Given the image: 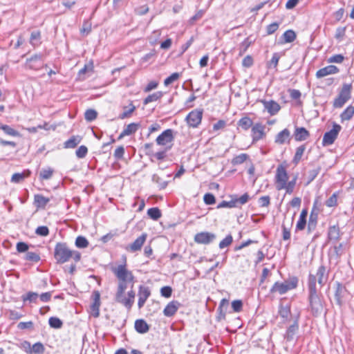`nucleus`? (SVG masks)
Instances as JSON below:
<instances>
[{
  "mask_svg": "<svg viewBox=\"0 0 354 354\" xmlns=\"http://www.w3.org/2000/svg\"><path fill=\"white\" fill-rule=\"evenodd\" d=\"M229 301L227 299H222L217 308V320L221 321L225 319Z\"/></svg>",
  "mask_w": 354,
  "mask_h": 354,
  "instance_id": "22",
  "label": "nucleus"
},
{
  "mask_svg": "<svg viewBox=\"0 0 354 354\" xmlns=\"http://www.w3.org/2000/svg\"><path fill=\"white\" fill-rule=\"evenodd\" d=\"M152 181L156 183L160 189H164L167 186V181L163 180L158 175L153 174L151 178Z\"/></svg>",
  "mask_w": 354,
  "mask_h": 354,
  "instance_id": "45",
  "label": "nucleus"
},
{
  "mask_svg": "<svg viewBox=\"0 0 354 354\" xmlns=\"http://www.w3.org/2000/svg\"><path fill=\"white\" fill-rule=\"evenodd\" d=\"M150 295H151V290L149 287L143 286V285H140L139 286V290H138V306L139 309L142 308L144 306L146 301L150 297Z\"/></svg>",
  "mask_w": 354,
  "mask_h": 354,
  "instance_id": "12",
  "label": "nucleus"
},
{
  "mask_svg": "<svg viewBox=\"0 0 354 354\" xmlns=\"http://www.w3.org/2000/svg\"><path fill=\"white\" fill-rule=\"evenodd\" d=\"M335 299L336 301V304L339 306H342L343 305V298L344 297L347 290L345 286H344L340 282L336 281L335 283Z\"/></svg>",
  "mask_w": 354,
  "mask_h": 354,
  "instance_id": "13",
  "label": "nucleus"
},
{
  "mask_svg": "<svg viewBox=\"0 0 354 354\" xmlns=\"http://www.w3.org/2000/svg\"><path fill=\"white\" fill-rule=\"evenodd\" d=\"M280 317L287 320L290 315V307L288 306H281L279 310Z\"/></svg>",
  "mask_w": 354,
  "mask_h": 354,
  "instance_id": "50",
  "label": "nucleus"
},
{
  "mask_svg": "<svg viewBox=\"0 0 354 354\" xmlns=\"http://www.w3.org/2000/svg\"><path fill=\"white\" fill-rule=\"evenodd\" d=\"M351 84H344L338 96L348 102L351 97Z\"/></svg>",
  "mask_w": 354,
  "mask_h": 354,
  "instance_id": "28",
  "label": "nucleus"
},
{
  "mask_svg": "<svg viewBox=\"0 0 354 354\" xmlns=\"http://www.w3.org/2000/svg\"><path fill=\"white\" fill-rule=\"evenodd\" d=\"M41 32L40 31L36 30L32 31L30 34V44L33 46H37L40 44Z\"/></svg>",
  "mask_w": 354,
  "mask_h": 354,
  "instance_id": "37",
  "label": "nucleus"
},
{
  "mask_svg": "<svg viewBox=\"0 0 354 354\" xmlns=\"http://www.w3.org/2000/svg\"><path fill=\"white\" fill-rule=\"evenodd\" d=\"M124 109V111L119 115V118L122 120L129 118L136 108L133 104L131 103L128 109L127 106H125Z\"/></svg>",
  "mask_w": 354,
  "mask_h": 354,
  "instance_id": "49",
  "label": "nucleus"
},
{
  "mask_svg": "<svg viewBox=\"0 0 354 354\" xmlns=\"http://www.w3.org/2000/svg\"><path fill=\"white\" fill-rule=\"evenodd\" d=\"M299 315H298L293 324H291L287 329L286 334L284 335V338L288 341L290 342L293 340L295 335L297 334L298 330H299V324H298V319H299Z\"/></svg>",
  "mask_w": 354,
  "mask_h": 354,
  "instance_id": "16",
  "label": "nucleus"
},
{
  "mask_svg": "<svg viewBox=\"0 0 354 354\" xmlns=\"http://www.w3.org/2000/svg\"><path fill=\"white\" fill-rule=\"evenodd\" d=\"M127 295L128 298L124 297V295H122L120 298H118L115 301L124 305L128 310H130L134 303L136 294L133 290H131L128 292Z\"/></svg>",
  "mask_w": 354,
  "mask_h": 354,
  "instance_id": "17",
  "label": "nucleus"
},
{
  "mask_svg": "<svg viewBox=\"0 0 354 354\" xmlns=\"http://www.w3.org/2000/svg\"><path fill=\"white\" fill-rule=\"evenodd\" d=\"M328 237L330 240L337 241L339 239V228L337 225L330 226L328 230Z\"/></svg>",
  "mask_w": 354,
  "mask_h": 354,
  "instance_id": "39",
  "label": "nucleus"
},
{
  "mask_svg": "<svg viewBox=\"0 0 354 354\" xmlns=\"http://www.w3.org/2000/svg\"><path fill=\"white\" fill-rule=\"evenodd\" d=\"M97 116V111L95 110L91 109L86 110L84 113L85 120L88 122L93 121L94 120L96 119Z\"/></svg>",
  "mask_w": 354,
  "mask_h": 354,
  "instance_id": "51",
  "label": "nucleus"
},
{
  "mask_svg": "<svg viewBox=\"0 0 354 354\" xmlns=\"http://www.w3.org/2000/svg\"><path fill=\"white\" fill-rule=\"evenodd\" d=\"M45 348L42 343L37 342L34 344L31 348V353L41 354L44 352Z\"/></svg>",
  "mask_w": 354,
  "mask_h": 354,
  "instance_id": "54",
  "label": "nucleus"
},
{
  "mask_svg": "<svg viewBox=\"0 0 354 354\" xmlns=\"http://www.w3.org/2000/svg\"><path fill=\"white\" fill-rule=\"evenodd\" d=\"M249 158V156L247 153H241L235 156L232 160V164L233 165H241L246 161Z\"/></svg>",
  "mask_w": 354,
  "mask_h": 354,
  "instance_id": "46",
  "label": "nucleus"
},
{
  "mask_svg": "<svg viewBox=\"0 0 354 354\" xmlns=\"http://www.w3.org/2000/svg\"><path fill=\"white\" fill-rule=\"evenodd\" d=\"M180 75L178 73H174L170 76L167 77L164 81L165 86H167L169 84H172L174 82L176 81Z\"/></svg>",
  "mask_w": 354,
  "mask_h": 354,
  "instance_id": "57",
  "label": "nucleus"
},
{
  "mask_svg": "<svg viewBox=\"0 0 354 354\" xmlns=\"http://www.w3.org/2000/svg\"><path fill=\"white\" fill-rule=\"evenodd\" d=\"M297 178H294L292 180L289 181L288 183H286L285 185H279L278 189H286V192L287 194H292L293 192L295 184H296Z\"/></svg>",
  "mask_w": 354,
  "mask_h": 354,
  "instance_id": "38",
  "label": "nucleus"
},
{
  "mask_svg": "<svg viewBox=\"0 0 354 354\" xmlns=\"http://www.w3.org/2000/svg\"><path fill=\"white\" fill-rule=\"evenodd\" d=\"M49 201L50 198L41 194H35L34 196V205L37 209H44Z\"/></svg>",
  "mask_w": 354,
  "mask_h": 354,
  "instance_id": "26",
  "label": "nucleus"
},
{
  "mask_svg": "<svg viewBox=\"0 0 354 354\" xmlns=\"http://www.w3.org/2000/svg\"><path fill=\"white\" fill-rule=\"evenodd\" d=\"M325 204L327 207H329L336 206L337 204V193L333 194V195L328 200H326Z\"/></svg>",
  "mask_w": 354,
  "mask_h": 354,
  "instance_id": "62",
  "label": "nucleus"
},
{
  "mask_svg": "<svg viewBox=\"0 0 354 354\" xmlns=\"http://www.w3.org/2000/svg\"><path fill=\"white\" fill-rule=\"evenodd\" d=\"M75 246L78 248H86L88 245V240L82 236H78L75 239Z\"/></svg>",
  "mask_w": 354,
  "mask_h": 354,
  "instance_id": "48",
  "label": "nucleus"
},
{
  "mask_svg": "<svg viewBox=\"0 0 354 354\" xmlns=\"http://www.w3.org/2000/svg\"><path fill=\"white\" fill-rule=\"evenodd\" d=\"M180 306V304L178 301H170L163 310L164 315L168 317L174 316Z\"/></svg>",
  "mask_w": 354,
  "mask_h": 354,
  "instance_id": "18",
  "label": "nucleus"
},
{
  "mask_svg": "<svg viewBox=\"0 0 354 354\" xmlns=\"http://www.w3.org/2000/svg\"><path fill=\"white\" fill-rule=\"evenodd\" d=\"M309 275H313L315 278V283L317 280L320 287H323L328 279L329 270L325 266L320 265L315 274L310 273Z\"/></svg>",
  "mask_w": 354,
  "mask_h": 354,
  "instance_id": "7",
  "label": "nucleus"
},
{
  "mask_svg": "<svg viewBox=\"0 0 354 354\" xmlns=\"http://www.w3.org/2000/svg\"><path fill=\"white\" fill-rule=\"evenodd\" d=\"M284 42L290 43L296 39V33L292 30H288L282 35Z\"/></svg>",
  "mask_w": 354,
  "mask_h": 354,
  "instance_id": "43",
  "label": "nucleus"
},
{
  "mask_svg": "<svg viewBox=\"0 0 354 354\" xmlns=\"http://www.w3.org/2000/svg\"><path fill=\"white\" fill-rule=\"evenodd\" d=\"M216 239L214 233L208 232H202L197 233L194 236V241L199 244H209Z\"/></svg>",
  "mask_w": 354,
  "mask_h": 354,
  "instance_id": "10",
  "label": "nucleus"
},
{
  "mask_svg": "<svg viewBox=\"0 0 354 354\" xmlns=\"http://www.w3.org/2000/svg\"><path fill=\"white\" fill-rule=\"evenodd\" d=\"M204 203L206 205H214L216 203L215 196L211 193H207L203 196Z\"/></svg>",
  "mask_w": 354,
  "mask_h": 354,
  "instance_id": "63",
  "label": "nucleus"
},
{
  "mask_svg": "<svg viewBox=\"0 0 354 354\" xmlns=\"http://www.w3.org/2000/svg\"><path fill=\"white\" fill-rule=\"evenodd\" d=\"M147 238V234L146 233H142L131 244L127 245L126 247V250L131 252H136L141 250Z\"/></svg>",
  "mask_w": 354,
  "mask_h": 354,
  "instance_id": "11",
  "label": "nucleus"
},
{
  "mask_svg": "<svg viewBox=\"0 0 354 354\" xmlns=\"http://www.w3.org/2000/svg\"><path fill=\"white\" fill-rule=\"evenodd\" d=\"M342 129V127L337 124L333 123V128L329 131L324 133L322 139L323 146H329L334 143L337 139L339 133Z\"/></svg>",
  "mask_w": 354,
  "mask_h": 354,
  "instance_id": "5",
  "label": "nucleus"
},
{
  "mask_svg": "<svg viewBox=\"0 0 354 354\" xmlns=\"http://www.w3.org/2000/svg\"><path fill=\"white\" fill-rule=\"evenodd\" d=\"M123 263L111 268L112 272L116 277L118 281H134V276L131 271L127 268V257H122Z\"/></svg>",
  "mask_w": 354,
  "mask_h": 354,
  "instance_id": "4",
  "label": "nucleus"
},
{
  "mask_svg": "<svg viewBox=\"0 0 354 354\" xmlns=\"http://www.w3.org/2000/svg\"><path fill=\"white\" fill-rule=\"evenodd\" d=\"M354 115V106L349 105L346 109L340 114L341 121L350 120Z\"/></svg>",
  "mask_w": 354,
  "mask_h": 354,
  "instance_id": "32",
  "label": "nucleus"
},
{
  "mask_svg": "<svg viewBox=\"0 0 354 354\" xmlns=\"http://www.w3.org/2000/svg\"><path fill=\"white\" fill-rule=\"evenodd\" d=\"M0 129H1L5 134L10 136L19 137L21 136L18 131L7 124H0Z\"/></svg>",
  "mask_w": 354,
  "mask_h": 354,
  "instance_id": "34",
  "label": "nucleus"
},
{
  "mask_svg": "<svg viewBox=\"0 0 354 354\" xmlns=\"http://www.w3.org/2000/svg\"><path fill=\"white\" fill-rule=\"evenodd\" d=\"M44 61V54L36 53L32 55L30 57L26 59V66L30 70L39 71L43 68Z\"/></svg>",
  "mask_w": 354,
  "mask_h": 354,
  "instance_id": "6",
  "label": "nucleus"
},
{
  "mask_svg": "<svg viewBox=\"0 0 354 354\" xmlns=\"http://www.w3.org/2000/svg\"><path fill=\"white\" fill-rule=\"evenodd\" d=\"M35 234L41 236H47L49 234V229L47 226H39L35 230Z\"/></svg>",
  "mask_w": 354,
  "mask_h": 354,
  "instance_id": "59",
  "label": "nucleus"
},
{
  "mask_svg": "<svg viewBox=\"0 0 354 354\" xmlns=\"http://www.w3.org/2000/svg\"><path fill=\"white\" fill-rule=\"evenodd\" d=\"M237 125L245 131L248 130L250 127L254 126L252 120L248 116L241 118L238 121Z\"/></svg>",
  "mask_w": 354,
  "mask_h": 354,
  "instance_id": "31",
  "label": "nucleus"
},
{
  "mask_svg": "<svg viewBox=\"0 0 354 354\" xmlns=\"http://www.w3.org/2000/svg\"><path fill=\"white\" fill-rule=\"evenodd\" d=\"M30 171H26L22 173H15L11 178V182L19 183L24 180L26 177L29 176Z\"/></svg>",
  "mask_w": 354,
  "mask_h": 354,
  "instance_id": "36",
  "label": "nucleus"
},
{
  "mask_svg": "<svg viewBox=\"0 0 354 354\" xmlns=\"http://www.w3.org/2000/svg\"><path fill=\"white\" fill-rule=\"evenodd\" d=\"M276 180L277 183L280 184V185H285L288 179L287 171L281 165H279L277 169L276 173Z\"/></svg>",
  "mask_w": 354,
  "mask_h": 354,
  "instance_id": "23",
  "label": "nucleus"
},
{
  "mask_svg": "<svg viewBox=\"0 0 354 354\" xmlns=\"http://www.w3.org/2000/svg\"><path fill=\"white\" fill-rule=\"evenodd\" d=\"M232 241H233L232 236L231 234H229L219 243V248L221 249H223V248L230 245L231 243H232Z\"/></svg>",
  "mask_w": 354,
  "mask_h": 354,
  "instance_id": "60",
  "label": "nucleus"
},
{
  "mask_svg": "<svg viewBox=\"0 0 354 354\" xmlns=\"http://www.w3.org/2000/svg\"><path fill=\"white\" fill-rule=\"evenodd\" d=\"M38 298V294L33 292H28L26 295L22 296V299L24 302L26 301H30V303H35Z\"/></svg>",
  "mask_w": 354,
  "mask_h": 354,
  "instance_id": "52",
  "label": "nucleus"
},
{
  "mask_svg": "<svg viewBox=\"0 0 354 354\" xmlns=\"http://www.w3.org/2000/svg\"><path fill=\"white\" fill-rule=\"evenodd\" d=\"M82 140V138L80 136H73L64 142V147L65 149H73L81 142Z\"/></svg>",
  "mask_w": 354,
  "mask_h": 354,
  "instance_id": "29",
  "label": "nucleus"
},
{
  "mask_svg": "<svg viewBox=\"0 0 354 354\" xmlns=\"http://www.w3.org/2000/svg\"><path fill=\"white\" fill-rule=\"evenodd\" d=\"M339 72V69L334 65H329L318 70L316 73V77L317 78L324 77L328 75L335 74Z\"/></svg>",
  "mask_w": 354,
  "mask_h": 354,
  "instance_id": "20",
  "label": "nucleus"
},
{
  "mask_svg": "<svg viewBox=\"0 0 354 354\" xmlns=\"http://www.w3.org/2000/svg\"><path fill=\"white\" fill-rule=\"evenodd\" d=\"M232 199L230 201H223L221 202L216 207L217 209L221 208H233V207H237V205L235 203L234 196H231Z\"/></svg>",
  "mask_w": 354,
  "mask_h": 354,
  "instance_id": "47",
  "label": "nucleus"
},
{
  "mask_svg": "<svg viewBox=\"0 0 354 354\" xmlns=\"http://www.w3.org/2000/svg\"><path fill=\"white\" fill-rule=\"evenodd\" d=\"M163 95V92L157 91L151 95H148L143 101L144 104H147L150 102H155L160 99Z\"/></svg>",
  "mask_w": 354,
  "mask_h": 354,
  "instance_id": "40",
  "label": "nucleus"
},
{
  "mask_svg": "<svg viewBox=\"0 0 354 354\" xmlns=\"http://www.w3.org/2000/svg\"><path fill=\"white\" fill-rule=\"evenodd\" d=\"M53 172V169L50 167L48 169H43L40 171L39 177L43 180H48L52 177Z\"/></svg>",
  "mask_w": 354,
  "mask_h": 354,
  "instance_id": "53",
  "label": "nucleus"
},
{
  "mask_svg": "<svg viewBox=\"0 0 354 354\" xmlns=\"http://www.w3.org/2000/svg\"><path fill=\"white\" fill-rule=\"evenodd\" d=\"M203 110L195 109L192 111L186 117V121L189 127H197L201 122Z\"/></svg>",
  "mask_w": 354,
  "mask_h": 354,
  "instance_id": "8",
  "label": "nucleus"
},
{
  "mask_svg": "<svg viewBox=\"0 0 354 354\" xmlns=\"http://www.w3.org/2000/svg\"><path fill=\"white\" fill-rule=\"evenodd\" d=\"M93 303L90 306L91 315L97 318L100 315V294L98 291H94L92 295Z\"/></svg>",
  "mask_w": 354,
  "mask_h": 354,
  "instance_id": "14",
  "label": "nucleus"
},
{
  "mask_svg": "<svg viewBox=\"0 0 354 354\" xmlns=\"http://www.w3.org/2000/svg\"><path fill=\"white\" fill-rule=\"evenodd\" d=\"M53 257L57 264L65 263L71 258L75 263H77L81 259V253L71 250L65 242H58L54 248Z\"/></svg>",
  "mask_w": 354,
  "mask_h": 354,
  "instance_id": "2",
  "label": "nucleus"
},
{
  "mask_svg": "<svg viewBox=\"0 0 354 354\" xmlns=\"http://www.w3.org/2000/svg\"><path fill=\"white\" fill-rule=\"evenodd\" d=\"M139 127V123L132 122L129 124L121 132L118 137V139L120 140L124 138V136L132 135L133 133H136L138 131Z\"/></svg>",
  "mask_w": 354,
  "mask_h": 354,
  "instance_id": "24",
  "label": "nucleus"
},
{
  "mask_svg": "<svg viewBox=\"0 0 354 354\" xmlns=\"http://www.w3.org/2000/svg\"><path fill=\"white\" fill-rule=\"evenodd\" d=\"M261 102L263 103L264 108L271 115L277 114L281 109L280 105L274 100H261Z\"/></svg>",
  "mask_w": 354,
  "mask_h": 354,
  "instance_id": "19",
  "label": "nucleus"
},
{
  "mask_svg": "<svg viewBox=\"0 0 354 354\" xmlns=\"http://www.w3.org/2000/svg\"><path fill=\"white\" fill-rule=\"evenodd\" d=\"M290 131L288 129H284L277 134L274 142L277 144L283 145L287 140H290Z\"/></svg>",
  "mask_w": 354,
  "mask_h": 354,
  "instance_id": "30",
  "label": "nucleus"
},
{
  "mask_svg": "<svg viewBox=\"0 0 354 354\" xmlns=\"http://www.w3.org/2000/svg\"><path fill=\"white\" fill-rule=\"evenodd\" d=\"M249 199L250 196L248 193H245L239 198H234L235 203L237 205V207L245 204Z\"/></svg>",
  "mask_w": 354,
  "mask_h": 354,
  "instance_id": "55",
  "label": "nucleus"
},
{
  "mask_svg": "<svg viewBox=\"0 0 354 354\" xmlns=\"http://www.w3.org/2000/svg\"><path fill=\"white\" fill-rule=\"evenodd\" d=\"M174 140V130L171 129H167L157 137L156 142L158 145L165 146L169 143H171Z\"/></svg>",
  "mask_w": 354,
  "mask_h": 354,
  "instance_id": "9",
  "label": "nucleus"
},
{
  "mask_svg": "<svg viewBox=\"0 0 354 354\" xmlns=\"http://www.w3.org/2000/svg\"><path fill=\"white\" fill-rule=\"evenodd\" d=\"M91 31V22L89 20H84L82 27L80 29L82 34L88 35Z\"/></svg>",
  "mask_w": 354,
  "mask_h": 354,
  "instance_id": "61",
  "label": "nucleus"
},
{
  "mask_svg": "<svg viewBox=\"0 0 354 354\" xmlns=\"http://www.w3.org/2000/svg\"><path fill=\"white\" fill-rule=\"evenodd\" d=\"M265 126L261 123H256L252 126L251 132L253 142H257L265 136Z\"/></svg>",
  "mask_w": 354,
  "mask_h": 354,
  "instance_id": "15",
  "label": "nucleus"
},
{
  "mask_svg": "<svg viewBox=\"0 0 354 354\" xmlns=\"http://www.w3.org/2000/svg\"><path fill=\"white\" fill-rule=\"evenodd\" d=\"M294 222V216L291 218L290 222L288 225H286L285 223L282 224V234H283V239L284 241H288L290 239V229L292 226Z\"/></svg>",
  "mask_w": 354,
  "mask_h": 354,
  "instance_id": "35",
  "label": "nucleus"
},
{
  "mask_svg": "<svg viewBox=\"0 0 354 354\" xmlns=\"http://www.w3.org/2000/svg\"><path fill=\"white\" fill-rule=\"evenodd\" d=\"M298 284V279L292 277L284 282L277 281L274 283L270 289L271 293L277 292L280 295L286 294L288 291L297 288Z\"/></svg>",
  "mask_w": 354,
  "mask_h": 354,
  "instance_id": "3",
  "label": "nucleus"
},
{
  "mask_svg": "<svg viewBox=\"0 0 354 354\" xmlns=\"http://www.w3.org/2000/svg\"><path fill=\"white\" fill-rule=\"evenodd\" d=\"M49 326L55 329H59L63 326V322L57 317H51L48 319Z\"/></svg>",
  "mask_w": 354,
  "mask_h": 354,
  "instance_id": "42",
  "label": "nucleus"
},
{
  "mask_svg": "<svg viewBox=\"0 0 354 354\" xmlns=\"http://www.w3.org/2000/svg\"><path fill=\"white\" fill-rule=\"evenodd\" d=\"M133 283H134V281H118L117 292L115 294V300L118 298H120L122 297V295H124L126 289L128 287V284L131 283V287L132 288L133 286Z\"/></svg>",
  "mask_w": 354,
  "mask_h": 354,
  "instance_id": "27",
  "label": "nucleus"
},
{
  "mask_svg": "<svg viewBox=\"0 0 354 354\" xmlns=\"http://www.w3.org/2000/svg\"><path fill=\"white\" fill-rule=\"evenodd\" d=\"M305 150V145H302L296 149V151L292 161L294 165H297L301 161Z\"/></svg>",
  "mask_w": 354,
  "mask_h": 354,
  "instance_id": "33",
  "label": "nucleus"
},
{
  "mask_svg": "<svg viewBox=\"0 0 354 354\" xmlns=\"http://www.w3.org/2000/svg\"><path fill=\"white\" fill-rule=\"evenodd\" d=\"M88 153V148L84 145H81L75 151L76 156L78 158H84Z\"/></svg>",
  "mask_w": 354,
  "mask_h": 354,
  "instance_id": "56",
  "label": "nucleus"
},
{
  "mask_svg": "<svg viewBox=\"0 0 354 354\" xmlns=\"http://www.w3.org/2000/svg\"><path fill=\"white\" fill-rule=\"evenodd\" d=\"M148 216L154 221H157L162 216L160 210L158 207H151L147 210Z\"/></svg>",
  "mask_w": 354,
  "mask_h": 354,
  "instance_id": "44",
  "label": "nucleus"
},
{
  "mask_svg": "<svg viewBox=\"0 0 354 354\" xmlns=\"http://www.w3.org/2000/svg\"><path fill=\"white\" fill-rule=\"evenodd\" d=\"M347 102L343 98H341L338 95L335 98L333 106L335 109H340Z\"/></svg>",
  "mask_w": 354,
  "mask_h": 354,
  "instance_id": "64",
  "label": "nucleus"
},
{
  "mask_svg": "<svg viewBox=\"0 0 354 354\" xmlns=\"http://www.w3.org/2000/svg\"><path fill=\"white\" fill-rule=\"evenodd\" d=\"M293 136L296 141H304L310 137V133L304 127H296Z\"/></svg>",
  "mask_w": 354,
  "mask_h": 354,
  "instance_id": "21",
  "label": "nucleus"
},
{
  "mask_svg": "<svg viewBox=\"0 0 354 354\" xmlns=\"http://www.w3.org/2000/svg\"><path fill=\"white\" fill-rule=\"evenodd\" d=\"M308 309L313 316H320L324 310L325 301L318 292L315 278L313 275H308Z\"/></svg>",
  "mask_w": 354,
  "mask_h": 354,
  "instance_id": "1",
  "label": "nucleus"
},
{
  "mask_svg": "<svg viewBox=\"0 0 354 354\" xmlns=\"http://www.w3.org/2000/svg\"><path fill=\"white\" fill-rule=\"evenodd\" d=\"M24 259L26 261L37 263L40 261L41 258L39 254L35 252L28 251L25 254Z\"/></svg>",
  "mask_w": 354,
  "mask_h": 354,
  "instance_id": "41",
  "label": "nucleus"
},
{
  "mask_svg": "<svg viewBox=\"0 0 354 354\" xmlns=\"http://www.w3.org/2000/svg\"><path fill=\"white\" fill-rule=\"evenodd\" d=\"M320 170H321L320 167H317L316 168H314L313 169H311L308 171V183H310V182H312L317 176Z\"/></svg>",
  "mask_w": 354,
  "mask_h": 354,
  "instance_id": "58",
  "label": "nucleus"
},
{
  "mask_svg": "<svg viewBox=\"0 0 354 354\" xmlns=\"http://www.w3.org/2000/svg\"><path fill=\"white\" fill-rule=\"evenodd\" d=\"M135 330L140 334H145L149 330V326L145 320L139 319L136 320L134 324Z\"/></svg>",
  "mask_w": 354,
  "mask_h": 354,
  "instance_id": "25",
  "label": "nucleus"
}]
</instances>
